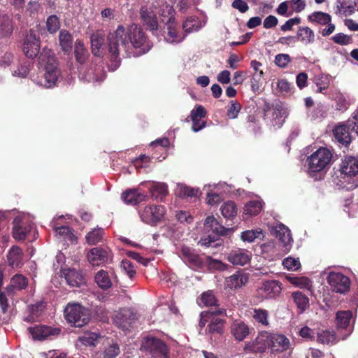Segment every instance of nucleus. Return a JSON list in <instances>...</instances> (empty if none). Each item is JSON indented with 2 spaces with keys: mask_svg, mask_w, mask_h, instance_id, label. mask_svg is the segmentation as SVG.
I'll return each instance as SVG.
<instances>
[{
  "mask_svg": "<svg viewBox=\"0 0 358 358\" xmlns=\"http://www.w3.org/2000/svg\"><path fill=\"white\" fill-rule=\"evenodd\" d=\"M108 251L101 248H94L87 254L88 262L92 266H99L108 261Z\"/></svg>",
  "mask_w": 358,
  "mask_h": 358,
  "instance_id": "bb28decb",
  "label": "nucleus"
},
{
  "mask_svg": "<svg viewBox=\"0 0 358 358\" xmlns=\"http://www.w3.org/2000/svg\"><path fill=\"white\" fill-rule=\"evenodd\" d=\"M66 320L75 327H80L89 321L87 310L78 303H69L64 309Z\"/></svg>",
  "mask_w": 358,
  "mask_h": 358,
  "instance_id": "1a4fd4ad",
  "label": "nucleus"
},
{
  "mask_svg": "<svg viewBox=\"0 0 358 358\" xmlns=\"http://www.w3.org/2000/svg\"><path fill=\"white\" fill-rule=\"evenodd\" d=\"M79 78L86 83H101L106 78L102 64L99 63L86 64L78 68Z\"/></svg>",
  "mask_w": 358,
  "mask_h": 358,
  "instance_id": "423d86ee",
  "label": "nucleus"
},
{
  "mask_svg": "<svg viewBox=\"0 0 358 358\" xmlns=\"http://www.w3.org/2000/svg\"><path fill=\"white\" fill-rule=\"evenodd\" d=\"M165 24L167 32L165 34L164 38L167 43H178L184 40L185 36L182 34H179L176 29V21Z\"/></svg>",
  "mask_w": 358,
  "mask_h": 358,
  "instance_id": "473e14b6",
  "label": "nucleus"
},
{
  "mask_svg": "<svg viewBox=\"0 0 358 358\" xmlns=\"http://www.w3.org/2000/svg\"><path fill=\"white\" fill-rule=\"evenodd\" d=\"M331 39L335 43L341 45H347L352 43V40L351 36L346 35L343 33H338L331 37Z\"/></svg>",
  "mask_w": 358,
  "mask_h": 358,
  "instance_id": "0e129e2a",
  "label": "nucleus"
},
{
  "mask_svg": "<svg viewBox=\"0 0 358 358\" xmlns=\"http://www.w3.org/2000/svg\"><path fill=\"white\" fill-rule=\"evenodd\" d=\"M282 265L288 270L296 271L301 266L299 259H295L291 257L285 258L282 262Z\"/></svg>",
  "mask_w": 358,
  "mask_h": 358,
  "instance_id": "69168bd1",
  "label": "nucleus"
},
{
  "mask_svg": "<svg viewBox=\"0 0 358 358\" xmlns=\"http://www.w3.org/2000/svg\"><path fill=\"white\" fill-rule=\"evenodd\" d=\"M340 177L350 178L358 173V158L353 156H345L342 159L339 166Z\"/></svg>",
  "mask_w": 358,
  "mask_h": 358,
  "instance_id": "dca6fc26",
  "label": "nucleus"
},
{
  "mask_svg": "<svg viewBox=\"0 0 358 358\" xmlns=\"http://www.w3.org/2000/svg\"><path fill=\"white\" fill-rule=\"evenodd\" d=\"M252 252L245 249H236L231 250L226 255V259L233 265L243 266L250 263Z\"/></svg>",
  "mask_w": 358,
  "mask_h": 358,
  "instance_id": "aec40b11",
  "label": "nucleus"
},
{
  "mask_svg": "<svg viewBox=\"0 0 358 358\" xmlns=\"http://www.w3.org/2000/svg\"><path fill=\"white\" fill-rule=\"evenodd\" d=\"M22 250L16 245L10 249L7 255L8 264L13 268H18L22 265Z\"/></svg>",
  "mask_w": 358,
  "mask_h": 358,
  "instance_id": "c9c22d12",
  "label": "nucleus"
},
{
  "mask_svg": "<svg viewBox=\"0 0 358 358\" xmlns=\"http://www.w3.org/2000/svg\"><path fill=\"white\" fill-rule=\"evenodd\" d=\"M135 320V315L129 308L120 309L114 317V323L124 331L128 330L133 324Z\"/></svg>",
  "mask_w": 358,
  "mask_h": 358,
  "instance_id": "a211bd4d",
  "label": "nucleus"
},
{
  "mask_svg": "<svg viewBox=\"0 0 358 358\" xmlns=\"http://www.w3.org/2000/svg\"><path fill=\"white\" fill-rule=\"evenodd\" d=\"M103 31L99 30L93 33L91 36L92 51L94 55H99L100 50L105 41Z\"/></svg>",
  "mask_w": 358,
  "mask_h": 358,
  "instance_id": "ea45409f",
  "label": "nucleus"
},
{
  "mask_svg": "<svg viewBox=\"0 0 358 358\" xmlns=\"http://www.w3.org/2000/svg\"><path fill=\"white\" fill-rule=\"evenodd\" d=\"M267 348L272 351L283 352L291 348L289 340L282 334L263 331L252 342L245 344L244 350L248 352H262Z\"/></svg>",
  "mask_w": 358,
  "mask_h": 358,
  "instance_id": "7ed1b4c3",
  "label": "nucleus"
},
{
  "mask_svg": "<svg viewBox=\"0 0 358 358\" xmlns=\"http://www.w3.org/2000/svg\"><path fill=\"white\" fill-rule=\"evenodd\" d=\"M29 334L34 340L42 341L47 338H52L60 333V329L56 327L39 324L31 327L28 329Z\"/></svg>",
  "mask_w": 358,
  "mask_h": 358,
  "instance_id": "2eb2a0df",
  "label": "nucleus"
},
{
  "mask_svg": "<svg viewBox=\"0 0 358 358\" xmlns=\"http://www.w3.org/2000/svg\"><path fill=\"white\" fill-rule=\"evenodd\" d=\"M198 303L200 306L203 305L208 307H215V309L217 308V300L214 296L213 292L210 290L205 292L201 294Z\"/></svg>",
  "mask_w": 358,
  "mask_h": 358,
  "instance_id": "3c124183",
  "label": "nucleus"
},
{
  "mask_svg": "<svg viewBox=\"0 0 358 358\" xmlns=\"http://www.w3.org/2000/svg\"><path fill=\"white\" fill-rule=\"evenodd\" d=\"M176 194L180 198H192L198 197L199 192L198 189L192 188L183 184H180L177 186Z\"/></svg>",
  "mask_w": 358,
  "mask_h": 358,
  "instance_id": "37998d69",
  "label": "nucleus"
},
{
  "mask_svg": "<svg viewBox=\"0 0 358 358\" xmlns=\"http://www.w3.org/2000/svg\"><path fill=\"white\" fill-rule=\"evenodd\" d=\"M315 334H317V333L307 326L301 327L299 331V335L306 341L314 340Z\"/></svg>",
  "mask_w": 358,
  "mask_h": 358,
  "instance_id": "774afa93",
  "label": "nucleus"
},
{
  "mask_svg": "<svg viewBox=\"0 0 358 358\" xmlns=\"http://www.w3.org/2000/svg\"><path fill=\"white\" fill-rule=\"evenodd\" d=\"M180 257L186 264L194 269L200 268L203 265V261L199 255L196 254L194 250L189 247H182Z\"/></svg>",
  "mask_w": 358,
  "mask_h": 358,
  "instance_id": "4be33fe9",
  "label": "nucleus"
},
{
  "mask_svg": "<svg viewBox=\"0 0 358 358\" xmlns=\"http://www.w3.org/2000/svg\"><path fill=\"white\" fill-rule=\"evenodd\" d=\"M296 40L305 45L313 44L315 41L314 31L308 27H299L296 33Z\"/></svg>",
  "mask_w": 358,
  "mask_h": 358,
  "instance_id": "f704fd0d",
  "label": "nucleus"
},
{
  "mask_svg": "<svg viewBox=\"0 0 358 358\" xmlns=\"http://www.w3.org/2000/svg\"><path fill=\"white\" fill-rule=\"evenodd\" d=\"M147 197L146 194L141 193L136 189H128L121 195L122 199L126 203L133 206L138 205V203L145 201Z\"/></svg>",
  "mask_w": 358,
  "mask_h": 358,
  "instance_id": "7c9ffc66",
  "label": "nucleus"
},
{
  "mask_svg": "<svg viewBox=\"0 0 358 358\" xmlns=\"http://www.w3.org/2000/svg\"><path fill=\"white\" fill-rule=\"evenodd\" d=\"M157 7L153 4L143 6L140 10L141 20L144 25L152 31L158 28Z\"/></svg>",
  "mask_w": 358,
  "mask_h": 358,
  "instance_id": "4468645a",
  "label": "nucleus"
},
{
  "mask_svg": "<svg viewBox=\"0 0 358 358\" xmlns=\"http://www.w3.org/2000/svg\"><path fill=\"white\" fill-rule=\"evenodd\" d=\"M121 269L131 280H132L136 275V270L134 264L127 259L122 261Z\"/></svg>",
  "mask_w": 358,
  "mask_h": 358,
  "instance_id": "052dcab7",
  "label": "nucleus"
},
{
  "mask_svg": "<svg viewBox=\"0 0 358 358\" xmlns=\"http://www.w3.org/2000/svg\"><path fill=\"white\" fill-rule=\"evenodd\" d=\"M110 54V71H115L120 65L121 57H138L147 53L152 48L144 32L136 24L124 27L119 25L107 37Z\"/></svg>",
  "mask_w": 358,
  "mask_h": 358,
  "instance_id": "f257e3e1",
  "label": "nucleus"
},
{
  "mask_svg": "<svg viewBox=\"0 0 358 358\" xmlns=\"http://www.w3.org/2000/svg\"><path fill=\"white\" fill-rule=\"evenodd\" d=\"M334 99L336 102V110L345 111L348 108L349 103L347 101L346 98L343 94L340 92L335 94Z\"/></svg>",
  "mask_w": 358,
  "mask_h": 358,
  "instance_id": "bf43d9fd",
  "label": "nucleus"
},
{
  "mask_svg": "<svg viewBox=\"0 0 358 358\" xmlns=\"http://www.w3.org/2000/svg\"><path fill=\"white\" fill-rule=\"evenodd\" d=\"M225 313L223 308H215L201 313L199 327H203L206 322H209L205 330L206 334H221L223 330L224 320L217 317V315Z\"/></svg>",
  "mask_w": 358,
  "mask_h": 358,
  "instance_id": "39448f33",
  "label": "nucleus"
},
{
  "mask_svg": "<svg viewBox=\"0 0 358 358\" xmlns=\"http://www.w3.org/2000/svg\"><path fill=\"white\" fill-rule=\"evenodd\" d=\"M202 27L201 21L196 17H189L184 22L182 28L186 33L199 31Z\"/></svg>",
  "mask_w": 358,
  "mask_h": 358,
  "instance_id": "8fccbe9b",
  "label": "nucleus"
},
{
  "mask_svg": "<svg viewBox=\"0 0 358 358\" xmlns=\"http://www.w3.org/2000/svg\"><path fill=\"white\" fill-rule=\"evenodd\" d=\"M220 185H221L219 184H209L204 186V189L213 187V189L208 190L206 193V203L208 205L211 206H217L223 200L222 193L215 191V189H217Z\"/></svg>",
  "mask_w": 358,
  "mask_h": 358,
  "instance_id": "72a5a7b5",
  "label": "nucleus"
},
{
  "mask_svg": "<svg viewBox=\"0 0 358 358\" xmlns=\"http://www.w3.org/2000/svg\"><path fill=\"white\" fill-rule=\"evenodd\" d=\"M22 50L24 55L29 58H34L38 55L40 40L34 31L30 30L25 36Z\"/></svg>",
  "mask_w": 358,
  "mask_h": 358,
  "instance_id": "f3484780",
  "label": "nucleus"
},
{
  "mask_svg": "<svg viewBox=\"0 0 358 358\" xmlns=\"http://www.w3.org/2000/svg\"><path fill=\"white\" fill-rule=\"evenodd\" d=\"M273 232L285 248L284 251H289L293 241L290 230L284 224H278L273 228Z\"/></svg>",
  "mask_w": 358,
  "mask_h": 358,
  "instance_id": "5701e85b",
  "label": "nucleus"
},
{
  "mask_svg": "<svg viewBox=\"0 0 358 358\" xmlns=\"http://www.w3.org/2000/svg\"><path fill=\"white\" fill-rule=\"evenodd\" d=\"M59 41L63 51L69 52L71 50L73 38L68 31L64 29L60 31Z\"/></svg>",
  "mask_w": 358,
  "mask_h": 358,
  "instance_id": "c03bdc74",
  "label": "nucleus"
},
{
  "mask_svg": "<svg viewBox=\"0 0 358 358\" xmlns=\"http://www.w3.org/2000/svg\"><path fill=\"white\" fill-rule=\"evenodd\" d=\"M144 184L147 185L150 194L153 199L162 200L169 193L168 186L164 182H149L142 183V185Z\"/></svg>",
  "mask_w": 358,
  "mask_h": 358,
  "instance_id": "c85d7f7f",
  "label": "nucleus"
},
{
  "mask_svg": "<svg viewBox=\"0 0 358 358\" xmlns=\"http://www.w3.org/2000/svg\"><path fill=\"white\" fill-rule=\"evenodd\" d=\"M33 229L34 224L29 220V217H16L13 222V237L17 241L24 240Z\"/></svg>",
  "mask_w": 358,
  "mask_h": 358,
  "instance_id": "ddd939ff",
  "label": "nucleus"
},
{
  "mask_svg": "<svg viewBox=\"0 0 358 358\" xmlns=\"http://www.w3.org/2000/svg\"><path fill=\"white\" fill-rule=\"evenodd\" d=\"M103 229L101 228H94L88 232L85 236L86 241L90 245H96L100 242L103 238Z\"/></svg>",
  "mask_w": 358,
  "mask_h": 358,
  "instance_id": "5fc2aeb1",
  "label": "nucleus"
},
{
  "mask_svg": "<svg viewBox=\"0 0 358 358\" xmlns=\"http://www.w3.org/2000/svg\"><path fill=\"white\" fill-rule=\"evenodd\" d=\"M165 214V207L162 205L148 206L143 210L139 211L141 221L151 226H155L161 222Z\"/></svg>",
  "mask_w": 358,
  "mask_h": 358,
  "instance_id": "9d476101",
  "label": "nucleus"
},
{
  "mask_svg": "<svg viewBox=\"0 0 358 358\" xmlns=\"http://www.w3.org/2000/svg\"><path fill=\"white\" fill-rule=\"evenodd\" d=\"M352 313L350 310L338 311L336 313V321L338 329H346L347 333L342 337L345 339L352 332V327L350 325Z\"/></svg>",
  "mask_w": 358,
  "mask_h": 358,
  "instance_id": "393cba45",
  "label": "nucleus"
},
{
  "mask_svg": "<svg viewBox=\"0 0 358 358\" xmlns=\"http://www.w3.org/2000/svg\"><path fill=\"white\" fill-rule=\"evenodd\" d=\"M45 307V303L43 301L29 306L28 308L29 315L24 317V320L27 322H34L41 315Z\"/></svg>",
  "mask_w": 358,
  "mask_h": 358,
  "instance_id": "a19ab883",
  "label": "nucleus"
},
{
  "mask_svg": "<svg viewBox=\"0 0 358 358\" xmlns=\"http://www.w3.org/2000/svg\"><path fill=\"white\" fill-rule=\"evenodd\" d=\"M252 317L256 322H258L263 327H268V313L266 310L255 308L252 310Z\"/></svg>",
  "mask_w": 358,
  "mask_h": 358,
  "instance_id": "a18cd8bd",
  "label": "nucleus"
},
{
  "mask_svg": "<svg viewBox=\"0 0 358 358\" xmlns=\"http://www.w3.org/2000/svg\"><path fill=\"white\" fill-rule=\"evenodd\" d=\"M332 152L327 148L321 147L313 152L306 160L307 171L310 176L316 173L324 171L331 165Z\"/></svg>",
  "mask_w": 358,
  "mask_h": 358,
  "instance_id": "20e7f679",
  "label": "nucleus"
},
{
  "mask_svg": "<svg viewBox=\"0 0 358 358\" xmlns=\"http://www.w3.org/2000/svg\"><path fill=\"white\" fill-rule=\"evenodd\" d=\"M74 54L76 61L81 65L84 64L88 57V52L81 41H76L75 44Z\"/></svg>",
  "mask_w": 358,
  "mask_h": 358,
  "instance_id": "49530a36",
  "label": "nucleus"
},
{
  "mask_svg": "<svg viewBox=\"0 0 358 358\" xmlns=\"http://www.w3.org/2000/svg\"><path fill=\"white\" fill-rule=\"evenodd\" d=\"M65 280L72 287H79L85 283L83 275L76 269H65L63 271Z\"/></svg>",
  "mask_w": 358,
  "mask_h": 358,
  "instance_id": "c756f323",
  "label": "nucleus"
},
{
  "mask_svg": "<svg viewBox=\"0 0 358 358\" xmlns=\"http://www.w3.org/2000/svg\"><path fill=\"white\" fill-rule=\"evenodd\" d=\"M157 14L161 17V20L164 24L176 21L175 20V10L172 6L165 3L157 8Z\"/></svg>",
  "mask_w": 358,
  "mask_h": 358,
  "instance_id": "58836bf2",
  "label": "nucleus"
},
{
  "mask_svg": "<svg viewBox=\"0 0 358 358\" xmlns=\"http://www.w3.org/2000/svg\"><path fill=\"white\" fill-rule=\"evenodd\" d=\"M339 338L334 331L322 330L317 332V342L324 345H334L338 342Z\"/></svg>",
  "mask_w": 358,
  "mask_h": 358,
  "instance_id": "e433bc0d",
  "label": "nucleus"
},
{
  "mask_svg": "<svg viewBox=\"0 0 358 358\" xmlns=\"http://www.w3.org/2000/svg\"><path fill=\"white\" fill-rule=\"evenodd\" d=\"M248 274L242 271H238L228 277L225 280V286L229 289H238L245 285L248 281Z\"/></svg>",
  "mask_w": 358,
  "mask_h": 358,
  "instance_id": "cd10ccee",
  "label": "nucleus"
},
{
  "mask_svg": "<svg viewBox=\"0 0 358 358\" xmlns=\"http://www.w3.org/2000/svg\"><path fill=\"white\" fill-rule=\"evenodd\" d=\"M262 209V202L259 199L250 201L245 205L243 217L248 220L252 216L258 215Z\"/></svg>",
  "mask_w": 358,
  "mask_h": 358,
  "instance_id": "4c0bfd02",
  "label": "nucleus"
},
{
  "mask_svg": "<svg viewBox=\"0 0 358 358\" xmlns=\"http://www.w3.org/2000/svg\"><path fill=\"white\" fill-rule=\"evenodd\" d=\"M264 116L271 126L280 128L285 122L287 112L280 104L276 103L266 106L264 109Z\"/></svg>",
  "mask_w": 358,
  "mask_h": 358,
  "instance_id": "9b49d317",
  "label": "nucleus"
},
{
  "mask_svg": "<svg viewBox=\"0 0 358 358\" xmlns=\"http://www.w3.org/2000/svg\"><path fill=\"white\" fill-rule=\"evenodd\" d=\"M308 19L310 22L321 25H324L331 21V17L330 15L321 11L313 12L308 15Z\"/></svg>",
  "mask_w": 358,
  "mask_h": 358,
  "instance_id": "09e8293b",
  "label": "nucleus"
},
{
  "mask_svg": "<svg viewBox=\"0 0 358 358\" xmlns=\"http://www.w3.org/2000/svg\"><path fill=\"white\" fill-rule=\"evenodd\" d=\"M220 212L224 217L233 219L237 215L238 208L234 201H227L221 206Z\"/></svg>",
  "mask_w": 358,
  "mask_h": 358,
  "instance_id": "79ce46f5",
  "label": "nucleus"
},
{
  "mask_svg": "<svg viewBox=\"0 0 358 358\" xmlns=\"http://www.w3.org/2000/svg\"><path fill=\"white\" fill-rule=\"evenodd\" d=\"M281 287L276 280H267L257 289V296L261 299L274 298L280 294Z\"/></svg>",
  "mask_w": 358,
  "mask_h": 358,
  "instance_id": "6ab92c4d",
  "label": "nucleus"
},
{
  "mask_svg": "<svg viewBox=\"0 0 358 358\" xmlns=\"http://www.w3.org/2000/svg\"><path fill=\"white\" fill-rule=\"evenodd\" d=\"M327 113L326 107L321 103H318L317 106L309 113V115L313 120L324 118Z\"/></svg>",
  "mask_w": 358,
  "mask_h": 358,
  "instance_id": "e2e57ef3",
  "label": "nucleus"
},
{
  "mask_svg": "<svg viewBox=\"0 0 358 358\" xmlns=\"http://www.w3.org/2000/svg\"><path fill=\"white\" fill-rule=\"evenodd\" d=\"M13 31V25L9 16L0 15V36L4 37L10 35Z\"/></svg>",
  "mask_w": 358,
  "mask_h": 358,
  "instance_id": "603ef678",
  "label": "nucleus"
},
{
  "mask_svg": "<svg viewBox=\"0 0 358 358\" xmlns=\"http://www.w3.org/2000/svg\"><path fill=\"white\" fill-rule=\"evenodd\" d=\"M230 332L236 341L241 342L249 336L250 329L245 322L235 320L230 326Z\"/></svg>",
  "mask_w": 358,
  "mask_h": 358,
  "instance_id": "b1692460",
  "label": "nucleus"
},
{
  "mask_svg": "<svg viewBox=\"0 0 358 358\" xmlns=\"http://www.w3.org/2000/svg\"><path fill=\"white\" fill-rule=\"evenodd\" d=\"M206 115L205 108L202 106L198 105L191 111L189 117L192 121H194V120H201Z\"/></svg>",
  "mask_w": 358,
  "mask_h": 358,
  "instance_id": "338daca9",
  "label": "nucleus"
},
{
  "mask_svg": "<svg viewBox=\"0 0 358 358\" xmlns=\"http://www.w3.org/2000/svg\"><path fill=\"white\" fill-rule=\"evenodd\" d=\"M38 63L43 66L41 78L32 76L31 80L36 85L45 88H51L57 85L61 78V71L52 51L44 48L39 55Z\"/></svg>",
  "mask_w": 358,
  "mask_h": 358,
  "instance_id": "f03ea898",
  "label": "nucleus"
},
{
  "mask_svg": "<svg viewBox=\"0 0 358 358\" xmlns=\"http://www.w3.org/2000/svg\"><path fill=\"white\" fill-rule=\"evenodd\" d=\"M327 280L331 289L336 293L345 294L350 289V280L340 272L329 273Z\"/></svg>",
  "mask_w": 358,
  "mask_h": 358,
  "instance_id": "f8f14e48",
  "label": "nucleus"
},
{
  "mask_svg": "<svg viewBox=\"0 0 358 358\" xmlns=\"http://www.w3.org/2000/svg\"><path fill=\"white\" fill-rule=\"evenodd\" d=\"M335 140L340 144L347 146L351 142V137L347 126L341 124L335 127L333 130Z\"/></svg>",
  "mask_w": 358,
  "mask_h": 358,
  "instance_id": "2f4dec72",
  "label": "nucleus"
},
{
  "mask_svg": "<svg viewBox=\"0 0 358 358\" xmlns=\"http://www.w3.org/2000/svg\"><path fill=\"white\" fill-rule=\"evenodd\" d=\"M63 219H64V216L61 215L58 217H55L51 222V226L54 229L56 236L71 243H76V237L72 230L68 226L59 225V220Z\"/></svg>",
  "mask_w": 358,
  "mask_h": 358,
  "instance_id": "412c9836",
  "label": "nucleus"
},
{
  "mask_svg": "<svg viewBox=\"0 0 358 358\" xmlns=\"http://www.w3.org/2000/svg\"><path fill=\"white\" fill-rule=\"evenodd\" d=\"M262 236V231L260 229L247 230L242 232L241 235V240L248 243H252L255 239L261 238Z\"/></svg>",
  "mask_w": 358,
  "mask_h": 358,
  "instance_id": "6e6d98bb",
  "label": "nucleus"
},
{
  "mask_svg": "<svg viewBox=\"0 0 358 358\" xmlns=\"http://www.w3.org/2000/svg\"><path fill=\"white\" fill-rule=\"evenodd\" d=\"M141 350L148 352L152 358H170L168 346L155 337L145 338L142 341Z\"/></svg>",
  "mask_w": 358,
  "mask_h": 358,
  "instance_id": "6e6552de",
  "label": "nucleus"
},
{
  "mask_svg": "<svg viewBox=\"0 0 358 358\" xmlns=\"http://www.w3.org/2000/svg\"><path fill=\"white\" fill-rule=\"evenodd\" d=\"M287 279L292 285L301 289H309L312 287V282L307 277L287 276Z\"/></svg>",
  "mask_w": 358,
  "mask_h": 358,
  "instance_id": "de8ad7c7",
  "label": "nucleus"
},
{
  "mask_svg": "<svg viewBox=\"0 0 358 358\" xmlns=\"http://www.w3.org/2000/svg\"><path fill=\"white\" fill-rule=\"evenodd\" d=\"M100 338L99 335L95 332H90L85 334L78 339L80 344L88 346H94Z\"/></svg>",
  "mask_w": 358,
  "mask_h": 358,
  "instance_id": "13d9d810",
  "label": "nucleus"
},
{
  "mask_svg": "<svg viewBox=\"0 0 358 358\" xmlns=\"http://www.w3.org/2000/svg\"><path fill=\"white\" fill-rule=\"evenodd\" d=\"M292 296L297 308L301 313L309 306V299L302 292H295L292 294Z\"/></svg>",
  "mask_w": 358,
  "mask_h": 358,
  "instance_id": "864d4df0",
  "label": "nucleus"
},
{
  "mask_svg": "<svg viewBox=\"0 0 358 358\" xmlns=\"http://www.w3.org/2000/svg\"><path fill=\"white\" fill-rule=\"evenodd\" d=\"M28 280L27 278H25L22 274H16L12 277L10 279V285L13 288L21 290L25 289L27 286Z\"/></svg>",
  "mask_w": 358,
  "mask_h": 358,
  "instance_id": "4d7b16f0",
  "label": "nucleus"
},
{
  "mask_svg": "<svg viewBox=\"0 0 358 358\" xmlns=\"http://www.w3.org/2000/svg\"><path fill=\"white\" fill-rule=\"evenodd\" d=\"M204 230L208 236L202 237L199 243L205 247H210L215 243L217 237L225 235L227 229L222 226L213 216H208L205 220Z\"/></svg>",
  "mask_w": 358,
  "mask_h": 358,
  "instance_id": "0eeeda50",
  "label": "nucleus"
},
{
  "mask_svg": "<svg viewBox=\"0 0 358 358\" xmlns=\"http://www.w3.org/2000/svg\"><path fill=\"white\" fill-rule=\"evenodd\" d=\"M116 276L113 270H100L96 273L94 277L96 283L103 289H108L111 287L113 282Z\"/></svg>",
  "mask_w": 358,
  "mask_h": 358,
  "instance_id": "a878e982",
  "label": "nucleus"
},
{
  "mask_svg": "<svg viewBox=\"0 0 358 358\" xmlns=\"http://www.w3.org/2000/svg\"><path fill=\"white\" fill-rule=\"evenodd\" d=\"M47 29L50 33H55L60 27L59 17L55 15H50L46 22Z\"/></svg>",
  "mask_w": 358,
  "mask_h": 358,
  "instance_id": "680f3d73",
  "label": "nucleus"
}]
</instances>
